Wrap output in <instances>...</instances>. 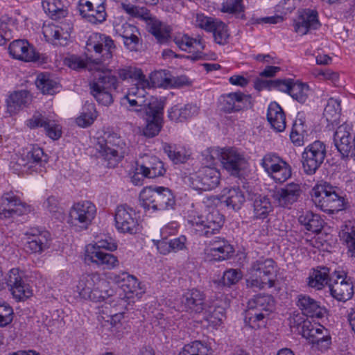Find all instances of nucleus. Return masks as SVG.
<instances>
[{
  "mask_svg": "<svg viewBox=\"0 0 355 355\" xmlns=\"http://www.w3.org/2000/svg\"><path fill=\"white\" fill-rule=\"evenodd\" d=\"M275 266L274 260L269 258L261 257L253 261L248 270L247 287L254 290L274 287Z\"/></svg>",
  "mask_w": 355,
  "mask_h": 355,
  "instance_id": "nucleus-1",
  "label": "nucleus"
},
{
  "mask_svg": "<svg viewBox=\"0 0 355 355\" xmlns=\"http://www.w3.org/2000/svg\"><path fill=\"white\" fill-rule=\"evenodd\" d=\"M97 151L107 162L108 167H115L127 153L125 142L116 133L105 132L98 138Z\"/></svg>",
  "mask_w": 355,
  "mask_h": 355,
  "instance_id": "nucleus-2",
  "label": "nucleus"
},
{
  "mask_svg": "<svg viewBox=\"0 0 355 355\" xmlns=\"http://www.w3.org/2000/svg\"><path fill=\"white\" fill-rule=\"evenodd\" d=\"M116 49L110 36L98 33L92 34L86 42L87 59L97 64H109Z\"/></svg>",
  "mask_w": 355,
  "mask_h": 355,
  "instance_id": "nucleus-3",
  "label": "nucleus"
},
{
  "mask_svg": "<svg viewBox=\"0 0 355 355\" xmlns=\"http://www.w3.org/2000/svg\"><path fill=\"white\" fill-rule=\"evenodd\" d=\"M311 195L313 202L324 212L334 214L345 208V198L339 194L338 188L329 183L315 186Z\"/></svg>",
  "mask_w": 355,
  "mask_h": 355,
  "instance_id": "nucleus-4",
  "label": "nucleus"
},
{
  "mask_svg": "<svg viewBox=\"0 0 355 355\" xmlns=\"http://www.w3.org/2000/svg\"><path fill=\"white\" fill-rule=\"evenodd\" d=\"M140 205L145 209L154 211L174 209L175 198L171 189L164 187H150L139 195Z\"/></svg>",
  "mask_w": 355,
  "mask_h": 355,
  "instance_id": "nucleus-5",
  "label": "nucleus"
},
{
  "mask_svg": "<svg viewBox=\"0 0 355 355\" xmlns=\"http://www.w3.org/2000/svg\"><path fill=\"white\" fill-rule=\"evenodd\" d=\"M107 287V282L98 272L82 275L76 286L83 298L94 302L103 300L109 295Z\"/></svg>",
  "mask_w": 355,
  "mask_h": 355,
  "instance_id": "nucleus-6",
  "label": "nucleus"
},
{
  "mask_svg": "<svg viewBox=\"0 0 355 355\" xmlns=\"http://www.w3.org/2000/svg\"><path fill=\"white\" fill-rule=\"evenodd\" d=\"M118 74L123 80L131 79L136 81L135 85H140L143 88H150L151 87H166L171 85V80L166 76L165 71L154 73L150 77V81L146 78L141 69L131 66L119 69Z\"/></svg>",
  "mask_w": 355,
  "mask_h": 355,
  "instance_id": "nucleus-7",
  "label": "nucleus"
},
{
  "mask_svg": "<svg viewBox=\"0 0 355 355\" xmlns=\"http://www.w3.org/2000/svg\"><path fill=\"white\" fill-rule=\"evenodd\" d=\"M188 222L197 236L211 239L219 232L224 220L218 211L215 210L209 213L205 217L198 216L189 220Z\"/></svg>",
  "mask_w": 355,
  "mask_h": 355,
  "instance_id": "nucleus-8",
  "label": "nucleus"
},
{
  "mask_svg": "<svg viewBox=\"0 0 355 355\" xmlns=\"http://www.w3.org/2000/svg\"><path fill=\"white\" fill-rule=\"evenodd\" d=\"M218 157L223 168L231 175L237 176L240 171L245 168L247 161L243 153L234 148H222L211 152L210 164H214V156Z\"/></svg>",
  "mask_w": 355,
  "mask_h": 355,
  "instance_id": "nucleus-9",
  "label": "nucleus"
},
{
  "mask_svg": "<svg viewBox=\"0 0 355 355\" xmlns=\"http://www.w3.org/2000/svg\"><path fill=\"white\" fill-rule=\"evenodd\" d=\"M327 155L325 144L315 141L308 145L302 153V169L306 175H313L321 166Z\"/></svg>",
  "mask_w": 355,
  "mask_h": 355,
  "instance_id": "nucleus-10",
  "label": "nucleus"
},
{
  "mask_svg": "<svg viewBox=\"0 0 355 355\" xmlns=\"http://www.w3.org/2000/svg\"><path fill=\"white\" fill-rule=\"evenodd\" d=\"M96 214V206L90 201L76 202L71 207L68 222L81 230H87Z\"/></svg>",
  "mask_w": 355,
  "mask_h": 355,
  "instance_id": "nucleus-11",
  "label": "nucleus"
},
{
  "mask_svg": "<svg viewBox=\"0 0 355 355\" xmlns=\"http://www.w3.org/2000/svg\"><path fill=\"white\" fill-rule=\"evenodd\" d=\"M218 101L221 111L227 114L246 110L253 105L251 96L241 92L221 95Z\"/></svg>",
  "mask_w": 355,
  "mask_h": 355,
  "instance_id": "nucleus-12",
  "label": "nucleus"
},
{
  "mask_svg": "<svg viewBox=\"0 0 355 355\" xmlns=\"http://www.w3.org/2000/svg\"><path fill=\"white\" fill-rule=\"evenodd\" d=\"M190 182L196 190H212L217 187L220 182V173L215 168L206 166L192 174Z\"/></svg>",
  "mask_w": 355,
  "mask_h": 355,
  "instance_id": "nucleus-13",
  "label": "nucleus"
},
{
  "mask_svg": "<svg viewBox=\"0 0 355 355\" xmlns=\"http://www.w3.org/2000/svg\"><path fill=\"white\" fill-rule=\"evenodd\" d=\"M105 0H80L78 10L80 15L89 22L96 24L105 21Z\"/></svg>",
  "mask_w": 355,
  "mask_h": 355,
  "instance_id": "nucleus-14",
  "label": "nucleus"
},
{
  "mask_svg": "<svg viewBox=\"0 0 355 355\" xmlns=\"http://www.w3.org/2000/svg\"><path fill=\"white\" fill-rule=\"evenodd\" d=\"M334 143L342 158L350 157L355 160V135L352 140L348 125L343 124L338 127L334 135Z\"/></svg>",
  "mask_w": 355,
  "mask_h": 355,
  "instance_id": "nucleus-15",
  "label": "nucleus"
},
{
  "mask_svg": "<svg viewBox=\"0 0 355 355\" xmlns=\"http://www.w3.org/2000/svg\"><path fill=\"white\" fill-rule=\"evenodd\" d=\"M132 209L125 205L118 206L115 213L116 228L121 233L136 234L139 226Z\"/></svg>",
  "mask_w": 355,
  "mask_h": 355,
  "instance_id": "nucleus-16",
  "label": "nucleus"
},
{
  "mask_svg": "<svg viewBox=\"0 0 355 355\" xmlns=\"http://www.w3.org/2000/svg\"><path fill=\"white\" fill-rule=\"evenodd\" d=\"M302 193L299 184L291 182L274 191L272 194L274 202L279 207L290 209Z\"/></svg>",
  "mask_w": 355,
  "mask_h": 355,
  "instance_id": "nucleus-17",
  "label": "nucleus"
},
{
  "mask_svg": "<svg viewBox=\"0 0 355 355\" xmlns=\"http://www.w3.org/2000/svg\"><path fill=\"white\" fill-rule=\"evenodd\" d=\"M320 26L316 10L310 8L298 10L297 17L294 21V29L297 34L304 35L312 30L319 28Z\"/></svg>",
  "mask_w": 355,
  "mask_h": 355,
  "instance_id": "nucleus-18",
  "label": "nucleus"
},
{
  "mask_svg": "<svg viewBox=\"0 0 355 355\" xmlns=\"http://www.w3.org/2000/svg\"><path fill=\"white\" fill-rule=\"evenodd\" d=\"M329 290L332 297L338 301H347L354 295V285L351 279L336 272L330 278Z\"/></svg>",
  "mask_w": 355,
  "mask_h": 355,
  "instance_id": "nucleus-19",
  "label": "nucleus"
},
{
  "mask_svg": "<svg viewBox=\"0 0 355 355\" xmlns=\"http://www.w3.org/2000/svg\"><path fill=\"white\" fill-rule=\"evenodd\" d=\"M115 33L123 38V44L131 51H136L141 44V34L134 25L127 22L116 23L114 25Z\"/></svg>",
  "mask_w": 355,
  "mask_h": 355,
  "instance_id": "nucleus-20",
  "label": "nucleus"
},
{
  "mask_svg": "<svg viewBox=\"0 0 355 355\" xmlns=\"http://www.w3.org/2000/svg\"><path fill=\"white\" fill-rule=\"evenodd\" d=\"M136 170L143 177L148 178L163 176L166 173L164 163L158 157L147 155L137 162Z\"/></svg>",
  "mask_w": 355,
  "mask_h": 355,
  "instance_id": "nucleus-21",
  "label": "nucleus"
},
{
  "mask_svg": "<svg viewBox=\"0 0 355 355\" xmlns=\"http://www.w3.org/2000/svg\"><path fill=\"white\" fill-rule=\"evenodd\" d=\"M206 304L205 293L198 289L189 290L181 297L180 307L189 313L203 312Z\"/></svg>",
  "mask_w": 355,
  "mask_h": 355,
  "instance_id": "nucleus-22",
  "label": "nucleus"
},
{
  "mask_svg": "<svg viewBox=\"0 0 355 355\" xmlns=\"http://www.w3.org/2000/svg\"><path fill=\"white\" fill-rule=\"evenodd\" d=\"M151 103V110H148L147 125L144 130V135L148 137H153L158 135L162 123L164 104L159 101H154Z\"/></svg>",
  "mask_w": 355,
  "mask_h": 355,
  "instance_id": "nucleus-23",
  "label": "nucleus"
},
{
  "mask_svg": "<svg viewBox=\"0 0 355 355\" xmlns=\"http://www.w3.org/2000/svg\"><path fill=\"white\" fill-rule=\"evenodd\" d=\"M5 279L9 290L15 299L21 300L32 295L28 285L24 283L17 268L11 269Z\"/></svg>",
  "mask_w": 355,
  "mask_h": 355,
  "instance_id": "nucleus-24",
  "label": "nucleus"
},
{
  "mask_svg": "<svg viewBox=\"0 0 355 355\" xmlns=\"http://www.w3.org/2000/svg\"><path fill=\"white\" fill-rule=\"evenodd\" d=\"M26 211V207L20 199L12 193H6L0 198V216L12 218L21 216Z\"/></svg>",
  "mask_w": 355,
  "mask_h": 355,
  "instance_id": "nucleus-25",
  "label": "nucleus"
},
{
  "mask_svg": "<svg viewBox=\"0 0 355 355\" xmlns=\"http://www.w3.org/2000/svg\"><path fill=\"white\" fill-rule=\"evenodd\" d=\"M10 55L15 59L25 62L37 61L40 55L26 40H16L8 47Z\"/></svg>",
  "mask_w": 355,
  "mask_h": 355,
  "instance_id": "nucleus-26",
  "label": "nucleus"
},
{
  "mask_svg": "<svg viewBox=\"0 0 355 355\" xmlns=\"http://www.w3.org/2000/svg\"><path fill=\"white\" fill-rule=\"evenodd\" d=\"M28 236L25 248L30 253L41 254L50 247L51 235L47 231L38 233L31 231Z\"/></svg>",
  "mask_w": 355,
  "mask_h": 355,
  "instance_id": "nucleus-27",
  "label": "nucleus"
},
{
  "mask_svg": "<svg viewBox=\"0 0 355 355\" xmlns=\"http://www.w3.org/2000/svg\"><path fill=\"white\" fill-rule=\"evenodd\" d=\"M85 261H89L98 266H103V269L111 270L119 265L116 257L104 251H96L93 247H86Z\"/></svg>",
  "mask_w": 355,
  "mask_h": 355,
  "instance_id": "nucleus-28",
  "label": "nucleus"
},
{
  "mask_svg": "<svg viewBox=\"0 0 355 355\" xmlns=\"http://www.w3.org/2000/svg\"><path fill=\"white\" fill-rule=\"evenodd\" d=\"M71 27L67 28L58 25H49L43 29V34L46 40L53 43L55 45L66 46L70 40V33Z\"/></svg>",
  "mask_w": 355,
  "mask_h": 355,
  "instance_id": "nucleus-29",
  "label": "nucleus"
},
{
  "mask_svg": "<svg viewBox=\"0 0 355 355\" xmlns=\"http://www.w3.org/2000/svg\"><path fill=\"white\" fill-rule=\"evenodd\" d=\"M297 305L303 315L307 317L322 318L325 312L320 303L307 295L300 294L297 296Z\"/></svg>",
  "mask_w": 355,
  "mask_h": 355,
  "instance_id": "nucleus-30",
  "label": "nucleus"
},
{
  "mask_svg": "<svg viewBox=\"0 0 355 355\" xmlns=\"http://www.w3.org/2000/svg\"><path fill=\"white\" fill-rule=\"evenodd\" d=\"M208 245L211 246V254L217 261L226 260L234 252L233 246L227 240L220 236H214L208 241Z\"/></svg>",
  "mask_w": 355,
  "mask_h": 355,
  "instance_id": "nucleus-31",
  "label": "nucleus"
},
{
  "mask_svg": "<svg viewBox=\"0 0 355 355\" xmlns=\"http://www.w3.org/2000/svg\"><path fill=\"white\" fill-rule=\"evenodd\" d=\"M28 125L31 128L43 127L46 135L53 139H58L61 136V130L55 121L50 120L41 114L34 115L28 121Z\"/></svg>",
  "mask_w": 355,
  "mask_h": 355,
  "instance_id": "nucleus-32",
  "label": "nucleus"
},
{
  "mask_svg": "<svg viewBox=\"0 0 355 355\" xmlns=\"http://www.w3.org/2000/svg\"><path fill=\"white\" fill-rule=\"evenodd\" d=\"M135 97L134 89H129L128 94L123 97V101H126L128 103V110L135 112L139 114L147 113L148 110H151V103H154V101H158L157 98L153 97L148 101L141 97Z\"/></svg>",
  "mask_w": 355,
  "mask_h": 355,
  "instance_id": "nucleus-33",
  "label": "nucleus"
},
{
  "mask_svg": "<svg viewBox=\"0 0 355 355\" xmlns=\"http://www.w3.org/2000/svg\"><path fill=\"white\" fill-rule=\"evenodd\" d=\"M298 222L306 230L315 234L321 232L324 224L320 215L311 211H303L298 217Z\"/></svg>",
  "mask_w": 355,
  "mask_h": 355,
  "instance_id": "nucleus-34",
  "label": "nucleus"
},
{
  "mask_svg": "<svg viewBox=\"0 0 355 355\" xmlns=\"http://www.w3.org/2000/svg\"><path fill=\"white\" fill-rule=\"evenodd\" d=\"M199 112V107L195 104H186L183 107L175 105L168 110V118L175 122H184L187 119L196 116Z\"/></svg>",
  "mask_w": 355,
  "mask_h": 355,
  "instance_id": "nucleus-35",
  "label": "nucleus"
},
{
  "mask_svg": "<svg viewBox=\"0 0 355 355\" xmlns=\"http://www.w3.org/2000/svg\"><path fill=\"white\" fill-rule=\"evenodd\" d=\"M267 119L271 127L277 132L286 128V118L282 108L276 102L271 103L268 108Z\"/></svg>",
  "mask_w": 355,
  "mask_h": 355,
  "instance_id": "nucleus-36",
  "label": "nucleus"
},
{
  "mask_svg": "<svg viewBox=\"0 0 355 355\" xmlns=\"http://www.w3.org/2000/svg\"><path fill=\"white\" fill-rule=\"evenodd\" d=\"M148 31L156 38L158 42H166L170 38L171 28L166 24L150 15L146 21Z\"/></svg>",
  "mask_w": 355,
  "mask_h": 355,
  "instance_id": "nucleus-37",
  "label": "nucleus"
},
{
  "mask_svg": "<svg viewBox=\"0 0 355 355\" xmlns=\"http://www.w3.org/2000/svg\"><path fill=\"white\" fill-rule=\"evenodd\" d=\"M252 207L253 218L255 219H265L273 210L270 200L266 196H255Z\"/></svg>",
  "mask_w": 355,
  "mask_h": 355,
  "instance_id": "nucleus-38",
  "label": "nucleus"
},
{
  "mask_svg": "<svg viewBox=\"0 0 355 355\" xmlns=\"http://www.w3.org/2000/svg\"><path fill=\"white\" fill-rule=\"evenodd\" d=\"M42 8L46 13L54 20L64 18L68 15V10L60 0H42Z\"/></svg>",
  "mask_w": 355,
  "mask_h": 355,
  "instance_id": "nucleus-39",
  "label": "nucleus"
},
{
  "mask_svg": "<svg viewBox=\"0 0 355 355\" xmlns=\"http://www.w3.org/2000/svg\"><path fill=\"white\" fill-rule=\"evenodd\" d=\"M248 307L252 311L272 312L275 307V300L271 295L259 294L249 300Z\"/></svg>",
  "mask_w": 355,
  "mask_h": 355,
  "instance_id": "nucleus-40",
  "label": "nucleus"
},
{
  "mask_svg": "<svg viewBox=\"0 0 355 355\" xmlns=\"http://www.w3.org/2000/svg\"><path fill=\"white\" fill-rule=\"evenodd\" d=\"M329 268L327 267H318L314 269L309 277L308 285L318 290L322 289L324 285L330 282Z\"/></svg>",
  "mask_w": 355,
  "mask_h": 355,
  "instance_id": "nucleus-41",
  "label": "nucleus"
},
{
  "mask_svg": "<svg viewBox=\"0 0 355 355\" xmlns=\"http://www.w3.org/2000/svg\"><path fill=\"white\" fill-rule=\"evenodd\" d=\"M89 87L114 91L118 87V80L110 71L103 72L95 80L89 83Z\"/></svg>",
  "mask_w": 355,
  "mask_h": 355,
  "instance_id": "nucleus-42",
  "label": "nucleus"
},
{
  "mask_svg": "<svg viewBox=\"0 0 355 355\" xmlns=\"http://www.w3.org/2000/svg\"><path fill=\"white\" fill-rule=\"evenodd\" d=\"M204 318L211 325L218 326L222 322L225 318V310L218 302H214L211 305L206 304L203 311Z\"/></svg>",
  "mask_w": 355,
  "mask_h": 355,
  "instance_id": "nucleus-43",
  "label": "nucleus"
},
{
  "mask_svg": "<svg viewBox=\"0 0 355 355\" xmlns=\"http://www.w3.org/2000/svg\"><path fill=\"white\" fill-rule=\"evenodd\" d=\"M17 20L7 16L0 19V46L4 45L13 37L17 31Z\"/></svg>",
  "mask_w": 355,
  "mask_h": 355,
  "instance_id": "nucleus-44",
  "label": "nucleus"
},
{
  "mask_svg": "<svg viewBox=\"0 0 355 355\" xmlns=\"http://www.w3.org/2000/svg\"><path fill=\"white\" fill-rule=\"evenodd\" d=\"M186 241L187 239L184 236H180L178 238L170 240L168 242L164 240L157 241L155 244L159 252L165 254L171 251L178 252L186 248Z\"/></svg>",
  "mask_w": 355,
  "mask_h": 355,
  "instance_id": "nucleus-45",
  "label": "nucleus"
},
{
  "mask_svg": "<svg viewBox=\"0 0 355 355\" xmlns=\"http://www.w3.org/2000/svg\"><path fill=\"white\" fill-rule=\"evenodd\" d=\"M28 162L26 164H21L28 166V168H34L37 171L38 166L40 168L44 166L47 162L46 155H44L43 150L40 147H33L31 150L28 151L26 155Z\"/></svg>",
  "mask_w": 355,
  "mask_h": 355,
  "instance_id": "nucleus-46",
  "label": "nucleus"
},
{
  "mask_svg": "<svg viewBox=\"0 0 355 355\" xmlns=\"http://www.w3.org/2000/svg\"><path fill=\"white\" fill-rule=\"evenodd\" d=\"M28 92L26 90L15 92L7 100L8 110L10 114L16 112L29 101Z\"/></svg>",
  "mask_w": 355,
  "mask_h": 355,
  "instance_id": "nucleus-47",
  "label": "nucleus"
},
{
  "mask_svg": "<svg viewBox=\"0 0 355 355\" xmlns=\"http://www.w3.org/2000/svg\"><path fill=\"white\" fill-rule=\"evenodd\" d=\"M224 202L226 206L234 210H239L245 201L243 192L239 187L228 189Z\"/></svg>",
  "mask_w": 355,
  "mask_h": 355,
  "instance_id": "nucleus-48",
  "label": "nucleus"
},
{
  "mask_svg": "<svg viewBox=\"0 0 355 355\" xmlns=\"http://www.w3.org/2000/svg\"><path fill=\"white\" fill-rule=\"evenodd\" d=\"M35 85L44 94H53L58 88V83L51 79L49 75L44 73L37 76Z\"/></svg>",
  "mask_w": 355,
  "mask_h": 355,
  "instance_id": "nucleus-49",
  "label": "nucleus"
},
{
  "mask_svg": "<svg viewBox=\"0 0 355 355\" xmlns=\"http://www.w3.org/2000/svg\"><path fill=\"white\" fill-rule=\"evenodd\" d=\"M323 326L317 324H312L309 320H304L302 326V336L313 344V340H317L323 334Z\"/></svg>",
  "mask_w": 355,
  "mask_h": 355,
  "instance_id": "nucleus-50",
  "label": "nucleus"
},
{
  "mask_svg": "<svg viewBox=\"0 0 355 355\" xmlns=\"http://www.w3.org/2000/svg\"><path fill=\"white\" fill-rule=\"evenodd\" d=\"M97 116L94 104L89 103L85 105L83 112L76 119V121L78 126L87 128L94 122Z\"/></svg>",
  "mask_w": 355,
  "mask_h": 355,
  "instance_id": "nucleus-51",
  "label": "nucleus"
},
{
  "mask_svg": "<svg viewBox=\"0 0 355 355\" xmlns=\"http://www.w3.org/2000/svg\"><path fill=\"white\" fill-rule=\"evenodd\" d=\"M243 277L241 271L239 269H229L224 272L222 278L214 283L218 286H228L237 284Z\"/></svg>",
  "mask_w": 355,
  "mask_h": 355,
  "instance_id": "nucleus-52",
  "label": "nucleus"
},
{
  "mask_svg": "<svg viewBox=\"0 0 355 355\" xmlns=\"http://www.w3.org/2000/svg\"><path fill=\"white\" fill-rule=\"evenodd\" d=\"M310 92V88L307 84L293 82L289 95L299 103H304L306 102Z\"/></svg>",
  "mask_w": 355,
  "mask_h": 355,
  "instance_id": "nucleus-53",
  "label": "nucleus"
},
{
  "mask_svg": "<svg viewBox=\"0 0 355 355\" xmlns=\"http://www.w3.org/2000/svg\"><path fill=\"white\" fill-rule=\"evenodd\" d=\"M209 32L213 33L214 41L217 44L225 45L228 42L230 33L227 26L223 21L217 19Z\"/></svg>",
  "mask_w": 355,
  "mask_h": 355,
  "instance_id": "nucleus-54",
  "label": "nucleus"
},
{
  "mask_svg": "<svg viewBox=\"0 0 355 355\" xmlns=\"http://www.w3.org/2000/svg\"><path fill=\"white\" fill-rule=\"evenodd\" d=\"M122 9L130 16L147 21L151 14L145 7H140L129 3H121Z\"/></svg>",
  "mask_w": 355,
  "mask_h": 355,
  "instance_id": "nucleus-55",
  "label": "nucleus"
},
{
  "mask_svg": "<svg viewBox=\"0 0 355 355\" xmlns=\"http://www.w3.org/2000/svg\"><path fill=\"white\" fill-rule=\"evenodd\" d=\"M291 166L284 160L268 175L277 182H284L291 178Z\"/></svg>",
  "mask_w": 355,
  "mask_h": 355,
  "instance_id": "nucleus-56",
  "label": "nucleus"
},
{
  "mask_svg": "<svg viewBox=\"0 0 355 355\" xmlns=\"http://www.w3.org/2000/svg\"><path fill=\"white\" fill-rule=\"evenodd\" d=\"M340 111V101L331 98L328 100L327 105L324 107L323 115L327 121L334 122L338 119Z\"/></svg>",
  "mask_w": 355,
  "mask_h": 355,
  "instance_id": "nucleus-57",
  "label": "nucleus"
},
{
  "mask_svg": "<svg viewBox=\"0 0 355 355\" xmlns=\"http://www.w3.org/2000/svg\"><path fill=\"white\" fill-rule=\"evenodd\" d=\"M268 315V313L258 310L252 311V309H248L245 313V322L252 329L259 328L261 327L259 322Z\"/></svg>",
  "mask_w": 355,
  "mask_h": 355,
  "instance_id": "nucleus-58",
  "label": "nucleus"
},
{
  "mask_svg": "<svg viewBox=\"0 0 355 355\" xmlns=\"http://www.w3.org/2000/svg\"><path fill=\"white\" fill-rule=\"evenodd\" d=\"M43 207L55 218H60L63 215V209L60 206L58 199L53 196L47 198L43 203Z\"/></svg>",
  "mask_w": 355,
  "mask_h": 355,
  "instance_id": "nucleus-59",
  "label": "nucleus"
},
{
  "mask_svg": "<svg viewBox=\"0 0 355 355\" xmlns=\"http://www.w3.org/2000/svg\"><path fill=\"white\" fill-rule=\"evenodd\" d=\"M339 236L347 245L348 253L355 259V227H353L347 231L343 230Z\"/></svg>",
  "mask_w": 355,
  "mask_h": 355,
  "instance_id": "nucleus-60",
  "label": "nucleus"
},
{
  "mask_svg": "<svg viewBox=\"0 0 355 355\" xmlns=\"http://www.w3.org/2000/svg\"><path fill=\"white\" fill-rule=\"evenodd\" d=\"M284 159L273 153H267L261 159V165L270 174Z\"/></svg>",
  "mask_w": 355,
  "mask_h": 355,
  "instance_id": "nucleus-61",
  "label": "nucleus"
},
{
  "mask_svg": "<svg viewBox=\"0 0 355 355\" xmlns=\"http://www.w3.org/2000/svg\"><path fill=\"white\" fill-rule=\"evenodd\" d=\"M164 150L174 164L184 163L187 159L186 154L182 150H178L175 146L164 144Z\"/></svg>",
  "mask_w": 355,
  "mask_h": 355,
  "instance_id": "nucleus-62",
  "label": "nucleus"
},
{
  "mask_svg": "<svg viewBox=\"0 0 355 355\" xmlns=\"http://www.w3.org/2000/svg\"><path fill=\"white\" fill-rule=\"evenodd\" d=\"M221 10L223 12L241 15V17H243V6L242 0H226L222 4Z\"/></svg>",
  "mask_w": 355,
  "mask_h": 355,
  "instance_id": "nucleus-63",
  "label": "nucleus"
},
{
  "mask_svg": "<svg viewBox=\"0 0 355 355\" xmlns=\"http://www.w3.org/2000/svg\"><path fill=\"white\" fill-rule=\"evenodd\" d=\"M91 94L101 105L109 106L113 101L112 91L90 88Z\"/></svg>",
  "mask_w": 355,
  "mask_h": 355,
  "instance_id": "nucleus-64",
  "label": "nucleus"
}]
</instances>
